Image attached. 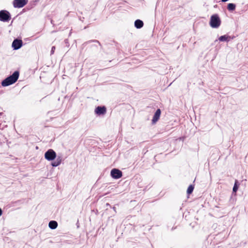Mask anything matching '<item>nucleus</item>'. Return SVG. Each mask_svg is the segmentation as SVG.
I'll return each instance as SVG.
<instances>
[{
	"instance_id": "f257e3e1",
	"label": "nucleus",
	"mask_w": 248,
	"mask_h": 248,
	"mask_svg": "<svg viewBox=\"0 0 248 248\" xmlns=\"http://www.w3.org/2000/svg\"><path fill=\"white\" fill-rule=\"evenodd\" d=\"M19 73L18 71H15L14 73L6 78L1 82V85L6 87L15 83L18 79Z\"/></svg>"
},
{
	"instance_id": "f03ea898",
	"label": "nucleus",
	"mask_w": 248,
	"mask_h": 248,
	"mask_svg": "<svg viewBox=\"0 0 248 248\" xmlns=\"http://www.w3.org/2000/svg\"><path fill=\"white\" fill-rule=\"evenodd\" d=\"M209 24L213 28H217L221 24V20L217 14L213 15L210 18Z\"/></svg>"
},
{
	"instance_id": "7ed1b4c3",
	"label": "nucleus",
	"mask_w": 248,
	"mask_h": 248,
	"mask_svg": "<svg viewBox=\"0 0 248 248\" xmlns=\"http://www.w3.org/2000/svg\"><path fill=\"white\" fill-rule=\"evenodd\" d=\"M11 18V15L9 12L6 10H1L0 11V21L8 22Z\"/></svg>"
},
{
	"instance_id": "20e7f679",
	"label": "nucleus",
	"mask_w": 248,
	"mask_h": 248,
	"mask_svg": "<svg viewBox=\"0 0 248 248\" xmlns=\"http://www.w3.org/2000/svg\"><path fill=\"white\" fill-rule=\"evenodd\" d=\"M45 157L48 160H53L56 157V154L52 149H49L45 153Z\"/></svg>"
},
{
	"instance_id": "39448f33",
	"label": "nucleus",
	"mask_w": 248,
	"mask_h": 248,
	"mask_svg": "<svg viewBox=\"0 0 248 248\" xmlns=\"http://www.w3.org/2000/svg\"><path fill=\"white\" fill-rule=\"evenodd\" d=\"M28 2V0H14L13 6L15 8H22L24 7Z\"/></svg>"
},
{
	"instance_id": "423d86ee",
	"label": "nucleus",
	"mask_w": 248,
	"mask_h": 248,
	"mask_svg": "<svg viewBox=\"0 0 248 248\" xmlns=\"http://www.w3.org/2000/svg\"><path fill=\"white\" fill-rule=\"evenodd\" d=\"M22 41L19 39H15L12 43V47L14 50L19 49L22 46Z\"/></svg>"
},
{
	"instance_id": "0eeeda50",
	"label": "nucleus",
	"mask_w": 248,
	"mask_h": 248,
	"mask_svg": "<svg viewBox=\"0 0 248 248\" xmlns=\"http://www.w3.org/2000/svg\"><path fill=\"white\" fill-rule=\"evenodd\" d=\"M161 114V110L159 108L157 109L154 115L152 123L153 124H155L159 120Z\"/></svg>"
},
{
	"instance_id": "6e6552de",
	"label": "nucleus",
	"mask_w": 248,
	"mask_h": 248,
	"mask_svg": "<svg viewBox=\"0 0 248 248\" xmlns=\"http://www.w3.org/2000/svg\"><path fill=\"white\" fill-rule=\"evenodd\" d=\"M95 112L98 115L105 114L106 113V108L105 106H98L95 108Z\"/></svg>"
},
{
	"instance_id": "1a4fd4ad",
	"label": "nucleus",
	"mask_w": 248,
	"mask_h": 248,
	"mask_svg": "<svg viewBox=\"0 0 248 248\" xmlns=\"http://www.w3.org/2000/svg\"><path fill=\"white\" fill-rule=\"evenodd\" d=\"M233 37H232L230 36L227 35H224L221 36L219 37L218 40L221 42H229L231 39H233Z\"/></svg>"
},
{
	"instance_id": "9d476101",
	"label": "nucleus",
	"mask_w": 248,
	"mask_h": 248,
	"mask_svg": "<svg viewBox=\"0 0 248 248\" xmlns=\"http://www.w3.org/2000/svg\"><path fill=\"white\" fill-rule=\"evenodd\" d=\"M122 171H111V176L115 178L118 179L122 176Z\"/></svg>"
},
{
	"instance_id": "9b49d317",
	"label": "nucleus",
	"mask_w": 248,
	"mask_h": 248,
	"mask_svg": "<svg viewBox=\"0 0 248 248\" xmlns=\"http://www.w3.org/2000/svg\"><path fill=\"white\" fill-rule=\"evenodd\" d=\"M62 160V157L58 156L55 159V160L51 163V165L53 167H57L61 164Z\"/></svg>"
},
{
	"instance_id": "f8f14e48",
	"label": "nucleus",
	"mask_w": 248,
	"mask_h": 248,
	"mask_svg": "<svg viewBox=\"0 0 248 248\" xmlns=\"http://www.w3.org/2000/svg\"><path fill=\"white\" fill-rule=\"evenodd\" d=\"M143 22L140 19H137L134 23L135 27L137 29H140L143 26Z\"/></svg>"
},
{
	"instance_id": "ddd939ff",
	"label": "nucleus",
	"mask_w": 248,
	"mask_h": 248,
	"mask_svg": "<svg viewBox=\"0 0 248 248\" xmlns=\"http://www.w3.org/2000/svg\"><path fill=\"white\" fill-rule=\"evenodd\" d=\"M49 227L51 229H55L58 226V223L56 221L52 220L49 222Z\"/></svg>"
},
{
	"instance_id": "4468645a",
	"label": "nucleus",
	"mask_w": 248,
	"mask_h": 248,
	"mask_svg": "<svg viewBox=\"0 0 248 248\" xmlns=\"http://www.w3.org/2000/svg\"><path fill=\"white\" fill-rule=\"evenodd\" d=\"M236 5L234 3H230L227 5V9L229 11H233L235 9Z\"/></svg>"
},
{
	"instance_id": "2eb2a0df",
	"label": "nucleus",
	"mask_w": 248,
	"mask_h": 248,
	"mask_svg": "<svg viewBox=\"0 0 248 248\" xmlns=\"http://www.w3.org/2000/svg\"><path fill=\"white\" fill-rule=\"evenodd\" d=\"M194 186L192 185H190L187 189V193L188 194H190L192 193L193 189H194Z\"/></svg>"
},
{
	"instance_id": "dca6fc26",
	"label": "nucleus",
	"mask_w": 248,
	"mask_h": 248,
	"mask_svg": "<svg viewBox=\"0 0 248 248\" xmlns=\"http://www.w3.org/2000/svg\"><path fill=\"white\" fill-rule=\"evenodd\" d=\"M237 183H238V181L236 180L235 182V184H234L233 187V191L234 192H236L238 189V186H237Z\"/></svg>"
},
{
	"instance_id": "f3484780",
	"label": "nucleus",
	"mask_w": 248,
	"mask_h": 248,
	"mask_svg": "<svg viewBox=\"0 0 248 248\" xmlns=\"http://www.w3.org/2000/svg\"><path fill=\"white\" fill-rule=\"evenodd\" d=\"M55 48H56L55 46H53L52 47L51 50V52H50V54L51 55H52L54 53V52L55 51Z\"/></svg>"
},
{
	"instance_id": "a211bd4d",
	"label": "nucleus",
	"mask_w": 248,
	"mask_h": 248,
	"mask_svg": "<svg viewBox=\"0 0 248 248\" xmlns=\"http://www.w3.org/2000/svg\"><path fill=\"white\" fill-rule=\"evenodd\" d=\"M97 42V43H98L100 45H101V44H100V42H99L98 41L96 40H93L90 41V42Z\"/></svg>"
},
{
	"instance_id": "6ab92c4d",
	"label": "nucleus",
	"mask_w": 248,
	"mask_h": 248,
	"mask_svg": "<svg viewBox=\"0 0 248 248\" xmlns=\"http://www.w3.org/2000/svg\"><path fill=\"white\" fill-rule=\"evenodd\" d=\"M111 170L115 171V170H120L118 169L114 168V169H112Z\"/></svg>"
},
{
	"instance_id": "aec40b11",
	"label": "nucleus",
	"mask_w": 248,
	"mask_h": 248,
	"mask_svg": "<svg viewBox=\"0 0 248 248\" xmlns=\"http://www.w3.org/2000/svg\"><path fill=\"white\" fill-rule=\"evenodd\" d=\"M2 213V210L0 208V216H1Z\"/></svg>"
},
{
	"instance_id": "412c9836",
	"label": "nucleus",
	"mask_w": 248,
	"mask_h": 248,
	"mask_svg": "<svg viewBox=\"0 0 248 248\" xmlns=\"http://www.w3.org/2000/svg\"><path fill=\"white\" fill-rule=\"evenodd\" d=\"M51 22L52 24H53V20H51Z\"/></svg>"
}]
</instances>
